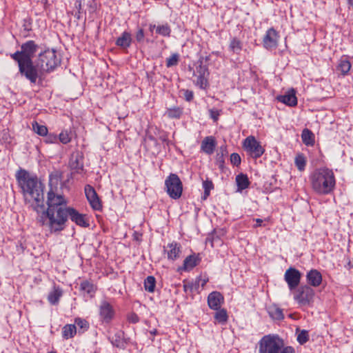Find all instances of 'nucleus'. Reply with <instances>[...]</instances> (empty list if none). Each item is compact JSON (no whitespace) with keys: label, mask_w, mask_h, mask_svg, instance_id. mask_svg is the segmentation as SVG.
I'll return each instance as SVG.
<instances>
[{"label":"nucleus","mask_w":353,"mask_h":353,"mask_svg":"<svg viewBox=\"0 0 353 353\" xmlns=\"http://www.w3.org/2000/svg\"><path fill=\"white\" fill-rule=\"evenodd\" d=\"M128 320L130 323H137L139 321V317L136 313L132 312L128 315Z\"/></svg>","instance_id":"obj_52"},{"label":"nucleus","mask_w":353,"mask_h":353,"mask_svg":"<svg viewBox=\"0 0 353 353\" xmlns=\"http://www.w3.org/2000/svg\"><path fill=\"white\" fill-rule=\"evenodd\" d=\"M184 97L187 101H191L194 98V93L192 91L189 90H184Z\"/></svg>","instance_id":"obj_54"},{"label":"nucleus","mask_w":353,"mask_h":353,"mask_svg":"<svg viewBox=\"0 0 353 353\" xmlns=\"http://www.w3.org/2000/svg\"><path fill=\"white\" fill-rule=\"evenodd\" d=\"M292 292L294 300L301 307L310 306L314 302L315 292L308 285H301Z\"/></svg>","instance_id":"obj_7"},{"label":"nucleus","mask_w":353,"mask_h":353,"mask_svg":"<svg viewBox=\"0 0 353 353\" xmlns=\"http://www.w3.org/2000/svg\"><path fill=\"white\" fill-rule=\"evenodd\" d=\"M157 26L154 25V24H150L149 26V30L152 32L154 30H156V28H157Z\"/></svg>","instance_id":"obj_58"},{"label":"nucleus","mask_w":353,"mask_h":353,"mask_svg":"<svg viewBox=\"0 0 353 353\" xmlns=\"http://www.w3.org/2000/svg\"><path fill=\"white\" fill-rule=\"evenodd\" d=\"M243 148L253 159L261 157L265 152L261 143L254 136H249L243 141Z\"/></svg>","instance_id":"obj_9"},{"label":"nucleus","mask_w":353,"mask_h":353,"mask_svg":"<svg viewBox=\"0 0 353 353\" xmlns=\"http://www.w3.org/2000/svg\"><path fill=\"white\" fill-rule=\"evenodd\" d=\"M278 100L291 107H294L297 104V99L294 90H292L284 95L278 97Z\"/></svg>","instance_id":"obj_22"},{"label":"nucleus","mask_w":353,"mask_h":353,"mask_svg":"<svg viewBox=\"0 0 353 353\" xmlns=\"http://www.w3.org/2000/svg\"><path fill=\"white\" fill-rule=\"evenodd\" d=\"M179 54L175 53L172 54L166 59V66L168 68L177 65L179 62Z\"/></svg>","instance_id":"obj_47"},{"label":"nucleus","mask_w":353,"mask_h":353,"mask_svg":"<svg viewBox=\"0 0 353 353\" xmlns=\"http://www.w3.org/2000/svg\"><path fill=\"white\" fill-rule=\"evenodd\" d=\"M99 314L100 319L110 323L114 317L115 311L113 306L106 300H102L99 305Z\"/></svg>","instance_id":"obj_13"},{"label":"nucleus","mask_w":353,"mask_h":353,"mask_svg":"<svg viewBox=\"0 0 353 353\" xmlns=\"http://www.w3.org/2000/svg\"><path fill=\"white\" fill-rule=\"evenodd\" d=\"M294 163L299 171H303L305 170L306 165V159L303 154H299L296 156L294 159Z\"/></svg>","instance_id":"obj_41"},{"label":"nucleus","mask_w":353,"mask_h":353,"mask_svg":"<svg viewBox=\"0 0 353 353\" xmlns=\"http://www.w3.org/2000/svg\"><path fill=\"white\" fill-rule=\"evenodd\" d=\"M79 290L84 294H88L90 297H93L97 290V288L92 282L88 280H84L81 282Z\"/></svg>","instance_id":"obj_23"},{"label":"nucleus","mask_w":353,"mask_h":353,"mask_svg":"<svg viewBox=\"0 0 353 353\" xmlns=\"http://www.w3.org/2000/svg\"><path fill=\"white\" fill-rule=\"evenodd\" d=\"M258 353H295L291 346L285 345L278 335L268 334L259 341Z\"/></svg>","instance_id":"obj_5"},{"label":"nucleus","mask_w":353,"mask_h":353,"mask_svg":"<svg viewBox=\"0 0 353 353\" xmlns=\"http://www.w3.org/2000/svg\"><path fill=\"white\" fill-rule=\"evenodd\" d=\"M75 8L77 10V12L74 14V17L80 20L83 18V12L82 10V5H81V0H77L74 3ZM84 14H85V12H84Z\"/></svg>","instance_id":"obj_48"},{"label":"nucleus","mask_w":353,"mask_h":353,"mask_svg":"<svg viewBox=\"0 0 353 353\" xmlns=\"http://www.w3.org/2000/svg\"><path fill=\"white\" fill-rule=\"evenodd\" d=\"M230 161L234 165H239L241 163V157L237 153H232L230 156Z\"/></svg>","instance_id":"obj_50"},{"label":"nucleus","mask_w":353,"mask_h":353,"mask_svg":"<svg viewBox=\"0 0 353 353\" xmlns=\"http://www.w3.org/2000/svg\"><path fill=\"white\" fill-rule=\"evenodd\" d=\"M194 74L203 75V76L209 75L208 66L206 65L203 64V59H200L198 61V65L196 66V72H195Z\"/></svg>","instance_id":"obj_40"},{"label":"nucleus","mask_w":353,"mask_h":353,"mask_svg":"<svg viewBox=\"0 0 353 353\" xmlns=\"http://www.w3.org/2000/svg\"><path fill=\"white\" fill-rule=\"evenodd\" d=\"M63 295V290L59 287H54L53 290L48 295V301L51 305H57L60 298Z\"/></svg>","instance_id":"obj_26"},{"label":"nucleus","mask_w":353,"mask_h":353,"mask_svg":"<svg viewBox=\"0 0 353 353\" xmlns=\"http://www.w3.org/2000/svg\"><path fill=\"white\" fill-rule=\"evenodd\" d=\"M69 166L76 173H80L83 170V157L81 152L76 151L73 152L70 158Z\"/></svg>","instance_id":"obj_16"},{"label":"nucleus","mask_w":353,"mask_h":353,"mask_svg":"<svg viewBox=\"0 0 353 353\" xmlns=\"http://www.w3.org/2000/svg\"><path fill=\"white\" fill-rule=\"evenodd\" d=\"M348 4L349 8H352L353 9V0H346Z\"/></svg>","instance_id":"obj_59"},{"label":"nucleus","mask_w":353,"mask_h":353,"mask_svg":"<svg viewBox=\"0 0 353 353\" xmlns=\"http://www.w3.org/2000/svg\"><path fill=\"white\" fill-rule=\"evenodd\" d=\"M256 224L254 225V228L261 227L262 226V223L263 221L261 219H255Z\"/></svg>","instance_id":"obj_56"},{"label":"nucleus","mask_w":353,"mask_h":353,"mask_svg":"<svg viewBox=\"0 0 353 353\" xmlns=\"http://www.w3.org/2000/svg\"><path fill=\"white\" fill-rule=\"evenodd\" d=\"M309 340L308 332L303 330L299 333L297 336V341L301 344L303 345Z\"/></svg>","instance_id":"obj_45"},{"label":"nucleus","mask_w":353,"mask_h":353,"mask_svg":"<svg viewBox=\"0 0 353 353\" xmlns=\"http://www.w3.org/2000/svg\"><path fill=\"white\" fill-rule=\"evenodd\" d=\"M165 187L168 194L173 199H178L181 196L183 184L176 174L171 173L165 180Z\"/></svg>","instance_id":"obj_8"},{"label":"nucleus","mask_w":353,"mask_h":353,"mask_svg":"<svg viewBox=\"0 0 353 353\" xmlns=\"http://www.w3.org/2000/svg\"><path fill=\"white\" fill-rule=\"evenodd\" d=\"M15 177L26 203H30L34 210L40 212L45 208L44 185L39 181L37 176L23 169H19L16 172Z\"/></svg>","instance_id":"obj_1"},{"label":"nucleus","mask_w":353,"mask_h":353,"mask_svg":"<svg viewBox=\"0 0 353 353\" xmlns=\"http://www.w3.org/2000/svg\"><path fill=\"white\" fill-rule=\"evenodd\" d=\"M192 284H184L183 285V290L185 292H188V290H192Z\"/></svg>","instance_id":"obj_57"},{"label":"nucleus","mask_w":353,"mask_h":353,"mask_svg":"<svg viewBox=\"0 0 353 353\" xmlns=\"http://www.w3.org/2000/svg\"><path fill=\"white\" fill-rule=\"evenodd\" d=\"M225 233V231L223 229H220L219 230H215L214 232L213 239H214L215 235L216 237H219V236L224 235Z\"/></svg>","instance_id":"obj_55"},{"label":"nucleus","mask_w":353,"mask_h":353,"mask_svg":"<svg viewBox=\"0 0 353 353\" xmlns=\"http://www.w3.org/2000/svg\"><path fill=\"white\" fill-rule=\"evenodd\" d=\"M268 312L270 316L274 320L280 321L284 319L283 310L276 304L269 306L268 308Z\"/></svg>","instance_id":"obj_27"},{"label":"nucleus","mask_w":353,"mask_h":353,"mask_svg":"<svg viewBox=\"0 0 353 353\" xmlns=\"http://www.w3.org/2000/svg\"><path fill=\"white\" fill-rule=\"evenodd\" d=\"M229 49L230 51L239 54L242 49V43L241 41L236 37H233L230 40V43L229 45Z\"/></svg>","instance_id":"obj_35"},{"label":"nucleus","mask_w":353,"mask_h":353,"mask_svg":"<svg viewBox=\"0 0 353 353\" xmlns=\"http://www.w3.org/2000/svg\"><path fill=\"white\" fill-rule=\"evenodd\" d=\"M165 252L169 260L175 261L180 257L181 246L176 242H172L168 244Z\"/></svg>","instance_id":"obj_19"},{"label":"nucleus","mask_w":353,"mask_h":353,"mask_svg":"<svg viewBox=\"0 0 353 353\" xmlns=\"http://www.w3.org/2000/svg\"><path fill=\"white\" fill-rule=\"evenodd\" d=\"M203 188L204 189L203 199H206L209 196L211 190L214 188V185L212 181L208 179L203 181Z\"/></svg>","instance_id":"obj_43"},{"label":"nucleus","mask_w":353,"mask_h":353,"mask_svg":"<svg viewBox=\"0 0 353 353\" xmlns=\"http://www.w3.org/2000/svg\"><path fill=\"white\" fill-rule=\"evenodd\" d=\"M41 221L42 225L48 226L51 232L62 231L68 221V208H58L57 209L41 210Z\"/></svg>","instance_id":"obj_4"},{"label":"nucleus","mask_w":353,"mask_h":353,"mask_svg":"<svg viewBox=\"0 0 353 353\" xmlns=\"http://www.w3.org/2000/svg\"><path fill=\"white\" fill-rule=\"evenodd\" d=\"M84 191L86 198L92 209L94 210H101L102 205L94 188L90 185H86L84 188Z\"/></svg>","instance_id":"obj_14"},{"label":"nucleus","mask_w":353,"mask_h":353,"mask_svg":"<svg viewBox=\"0 0 353 353\" xmlns=\"http://www.w3.org/2000/svg\"><path fill=\"white\" fill-rule=\"evenodd\" d=\"M46 142L48 143H57V139H58L57 136L54 134H47V136H46Z\"/></svg>","instance_id":"obj_53"},{"label":"nucleus","mask_w":353,"mask_h":353,"mask_svg":"<svg viewBox=\"0 0 353 353\" xmlns=\"http://www.w3.org/2000/svg\"><path fill=\"white\" fill-rule=\"evenodd\" d=\"M236 182L238 185V188L241 190L248 188L250 185V181L247 175L243 174H240L236 176Z\"/></svg>","instance_id":"obj_32"},{"label":"nucleus","mask_w":353,"mask_h":353,"mask_svg":"<svg viewBox=\"0 0 353 353\" xmlns=\"http://www.w3.org/2000/svg\"><path fill=\"white\" fill-rule=\"evenodd\" d=\"M55 189L50 188L47 194V209L64 208L67 205V201L65 198L55 192Z\"/></svg>","instance_id":"obj_11"},{"label":"nucleus","mask_w":353,"mask_h":353,"mask_svg":"<svg viewBox=\"0 0 353 353\" xmlns=\"http://www.w3.org/2000/svg\"><path fill=\"white\" fill-rule=\"evenodd\" d=\"M183 114V109L179 107L168 108L165 112V115L170 119H180Z\"/></svg>","instance_id":"obj_34"},{"label":"nucleus","mask_w":353,"mask_h":353,"mask_svg":"<svg viewBox=\"0 0 353 353\" xmlns=\"http://www.w3.org/2000/svg\"><path fill=\"white\" fill-rule=\"evenodd\" d=\"M223 301V296L217 291L210 293L208 296V305L210 309L214 310L220 309Z\"/></svg>","instance_id":"obj_17"},{"label":"nucleus","mask_w":353,"mask_h":353,"mask_svg":"<svg viewBox=\"0 0 353 353\" xmlns=\"http://www.w3.org/2000/svg\"><path fill=\"white\" fill-rule=\"evenodd\" d=\"M216 143L214 137H206L201 142V149L207 154H212L216 148Z\"/></svg>","instance_id":"obj_20"},{"label":"nucleus","mask_w":353,"mask_h":353,"mask_svg":"<svg viewBox=\"0 0 353 353\" xmlns=\"http://www.w3.org/2000/svg\"><path fill=\"white\" fill-rule=\"evenodd\" d=\"M63 173L60 170H54L49 175V187L57 190V185L62 178Z\"/></svg>","instance_id":"obj_28"},{"label":"nucleus","mask_w":353,"mask_h":353,"mask_svg":"<svg viewBox=\"0 0 353 353\" xmlns=\"http://www.w3.org/2000/svg\"><path fill=\"white\" fill-rule=\"evenodd\" d=\"M156 287V279L153 276H148L144 280V288L145 291L152 293Z\"/></svg>","instance_id":"obj_36"},{"label":"nucleus","mask_w":353,"mask_h":353,"mask_svg":"<svg viewBox=\"0 0 353 353\" xmlns=\"http://www.w3.org/2000/svg\"><path fill=\"white\" fill-rule=\"evenodd\" d=\"M194 75L196 77V80L194 81L195 85L202 90L205 89L208 85V78H207L208 76L199 75V74H194Z\"/></svg>","instance_id":"obj_42"},{"label":"nucleus","mask_w":353,"mask_h":353,"mask_svg":"<svg viewBox=\"0 0 353 353\" xmlns=\"http://www.w3.org/2000/svg\"><path fill=\"white\" fill-rule=\"evenodd\" d=\"M145 37L144 31L142 28L138 30L136 33L135 38L137 42L142 43Z\"/></svg>","instance_id":"obj_51"},{"label":"nucleus","mask_w":353,"mask_h":353,"mask_svg":"<svg viewBox=\"0 0 353 353\" xmlns=\"http://www.w3.org/2000/svg\"><path fill=\"white\" fill-rule=\"evenodd\" d=\"M312 188L319 194H328L334 189L336 185L333 171L327 168L315 170L310 175Z\"/></svg>","instance_id":"obj_3"},{"label":"nucleus","mask_w":353,"mask_h":353,"mask_svg":"<svg viewBox=\"0 0 353 353\" xmlns=\"http://www.w3.org/2000/svg\"><path fill=\"white\" fill-rule=\"evenodd\" d=\"M301 139L305 145L312 146L314 144V135L312 131L307 128H305L302 131Z\"/></svg>","instance_id":"obj_29"},{"label":"nucleus","mask_w":353,"mask_h":353,"mask_svg":"<svg viewBox=\"0 0 353 353\" xmlns=\"http://www.w3.org/2000/svg\"><path fill=\"white\" fill-rule=\"evenodd\" d=\"M37 49V44L30 40L21 46L20 50L10 54V57L18 63L21 75L31 83H35L39 77L38 66H36L32 61Z\"/></svg>","instance_id":"obj_2"},{"label":"nucleus","mask_w":353,"mask_h":353,"mask_svg":"<svg viewBox=\"0 0 353 353\" xmlns=\"http://www.w3.org/2000/svg\"><path fill=\"white\" fill-rule=\"evenodd\" d=\"M132 35L130 32L125 31L116 40V45L120 48L127 49L132 43Z\"/></svg>","instance_id":"obj_25"},{"label":"nucleus","mask_w":353,"mask_h":353,"mask_svg":"<svg viewBox=\"0 0 353 353\" xmlns=\"http://www.w3.org/2000/svg\"><path fill=\"white\" fill-rule=\"evenodd\" d=\"M351 68L350 62L346 59H341L337 66V70L341 72L343 75H346Z\"/></svg>","instance_id":"obj_37"},{"label":"nucleus","mask_w":353,"mask_h":353,"mask_svg":"<svg viewBox=\"0 0 353 353\" xmlns=\"http://www.w3.org/2000/svg\"><path fill=\"white\" fill-rule=\"evenodd\" d=\"M171 32V28L170 25L167 23L162 25H159L156 28L157 34L165 37H170Z\"/></svg>","instance_id":"obj_33"},{"label":"nucleus","mask_w":353,"mask_h":353,"mask_svg":"<svg viewBox=\"0 0 353 353\" xmlns=\"http://www.w3.org/2000/svg\"><path fill=\"white\" fill-rule=\"evenodd\" d=\"M32 125V129L35 133L42 137L47 136L48 128L46 125H41L37 121H34Z\"/></svg>","instance_id":"obj_38"},{"label":"nucleus","mask_w":353,"mask_h":353,"mask_svg":"<svg viewBox=\"0 0 353 353\" xmlns=\"http://www.w3.org/2000/svg\"><path fill=\"white\" fill-rule=\"evenodd\" d=\"M217 312L214 314V319L215 320L219 323L221 324H224L228 321V314L227 312L225 309H219L216 310Z\"/></svg>","instance_id":"obj_39"},{"label":"nucleus","mask_w":353,"mask_h":353,"mask_svg":"<svg viewBox=\"0 0 353 353\" xmlns=\"http://www.w3.org/2000/svg\"><path fill=\"white\" fill-rule=\"evenodd\" d=\"M279 39V32L274 28H270L263 38V46L268 50L275 49L278 46Z\"/></svg>","instance_id":"obj_12"},{"label":"nucleus","mask_w":353,"mask_h":353,"mask_svg":"<svg viewBox=\"0 0 353 353\" xmlns=\"http://www.w3.org/2000/svg\"><path fill=\"white\" fill-rule=\"evenodd\" d=\"M109 339L114 346L120 349H124L125 347L124 332L121 330L117 331L112 337H109Z\"/></svg>","instance_id":"obj_24"},{"label":"nucleus","mask_w":353,"mask_h":353,"mask_svg":"<svg viewBox=\"0 0 353 353\" xmlns=\"http://www.w3.org/2000/svg\"><path fill=\"white\" fill-rule=\"evenodd\" d=\"M228 154L226 147L222 145L219 148V151L217 152L216 156V163L220 168H223L225 163L224 157Z\"/></svg>","instance_id":"obj_31"},{"label":"nucleus","mask_w":353,"mask_h":353,"mask_svg":"<svg viewBox=\"0 0 353 353\" xmlns=\"http://www.w3.org/2000/svg\"><path fill=\"white\" fill-rule=\"evenodd\" d=\"M161 140L163 141V142L166 143L168 145L169 144V141L167 137H162Z\"/></svg>","instance_id":"obj_60"},{"label":"nucleus","mask_w":353,"mask_h":353,"mask_svg":"<svg viewBox=\"0 0 353 353\" xmlns=\"http://www.w3.org/2000/svg\"><path fill=\"white\" fill-rule=\"evenodd\" d=\"M61 63L60 59L57 56L56 50H46L39 55L37 64L39 76L42 72H50L53 71Z\"/></svg>","instance_id":"obj_6"},{"label":"nucleus","mask_w":353,"mask_h":353,"mask_svg":"<svg viewBox=\"0 0 353 353\" xmlns=\"http://www.w3.org/2000/svg\"><path fill=\"white\" fill-rule=\"evenodd\" d=\"M57 137L59 141L63 144H67L70 143L72 139L70 132L67 130L62 131Z\"/></svg>","instance_id":"obj_44"},{"label":"nucleus","mask_w":353,"mask_h":353,"mask_svg":"<svg viewBox=\"0 0 353 353\" xmlns=\"http://www.w3.org/2000/svg\"><path fill=\"white\" fill-rule=\"evenodd\" d=\"M75 325H77L80 329L83 330V332L89 328V323L85 319L81 318H76L74 320Z\"/></svg>","instance_id":"obj_46"},{"label":"nucleus","mask_w":353,"mask_h":353,"mask_svg":"<svg viewBox=\"0 0 353 353\" xmlns=\"http://www.w3.org/2000/svg\"><path fill=\"white\" fill-rule=\"evenodd\" d=\"M68 217H70L72 221L81 227L87 228L90 225L85 219V215L80 214L73 208L68 207Z\"/></svg>","instance_id":"obj_15"},{"label":"nucleus","mask_w":353,"mask_h":353,"mask_svg":"<svg viewBox=\"0 0 353 353\" xmlns=\"http://www.w3.org/2000/svg\"><path fill=\"white\" fill-rule=\"evenodd\" d=\"M301 279V273L295 268H289L284 274V280L287 283L290 292L295 290L299 287Z\"/></svg>","instance_id":"obj_10"},{"label":"nucleus","mask_w":353,"mask_h":353,"mask_svg":"<svg viewBox=\"0 0 353 353\" xmlns=\"http://www.w3.org/2000/svg\"><path fill=\"white\" fill-rule=\"evenodd\" d=\"M306 281L309 286L319 287L322 283V275L317 270H310L307 272Z\"/></svg>","instance_id":"obj_18"},{"label":"nucleus","mask_w":353,"mask_h":353,"mask_svg":"<svg viewBox=\"0 0 353 353\" xmlns=\"http://www.w3.org/2000/svg\"><path fill=\"white\" fill-rule=\"evenodd\" d=\"M77 333V327L74 324H67L62 330V335L64 339L72 338Z\"/></svg>","instance_id":"obj_30"},{"label":"nucleus","mask_w":353,"mask_h":353,"mask_svg":"<svg viewBox=\"0 0 353 353\" xmlns=\"http://www.w3.org/2000/svg\"><path fill=\"white\" fill-rule=\"evenodd\" d=\"M210 117L214 121L216 122L219 120V117L221 115V110L216 109L209 110Z\"/></svg>","instance_id":"obj_49"},{"label":"nucleus","mask_w":353,"mask_h":353,"mask_svg":"<svg viewBox=\"0 0 353 353\" xmlns=\"http://www.w3.org/2000/svg\"><path fill=\"white\" fill-rule=\"evenodd\" d=\"M201 260L199 255L195 254L189 255L183 261V265L181 269L184 271H190L200 263Z\"/></svg>","instance_id":"obj_21"}]
</instances>
